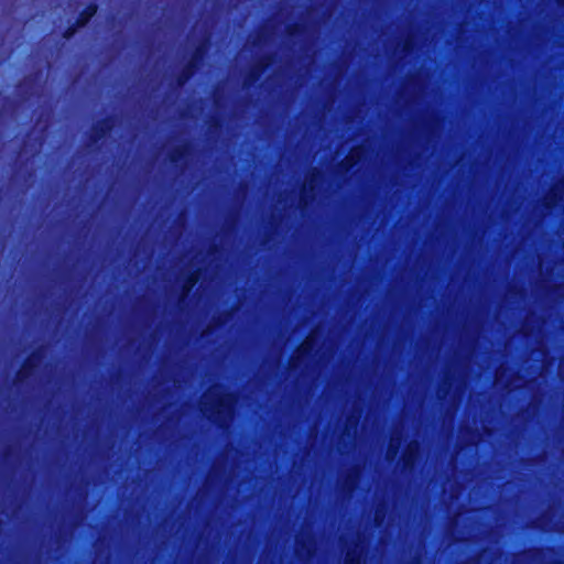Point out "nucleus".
I'll use <instances>...</instances> for the list:
<instances>
[{"instance_id": "obj_4", "label": "nucleus", "mask_w": 564, "mask_h": 564, "mask_svg": "<svg viewBox=\"0 0 564 564\" xmlns=\"http://www.w3.org/2000/svg\"><path fill=\"white\" fill-rule=\"evenodd\" d=\"M97 8L96 6H89L86 11L82 14V18L79 20V25H85L89 19L96 13Z\"/></svg>"}, {"instance_id": "obj_5", "label": "nucleus", "mask_w": 564, "mask_h": 564, "mask_svg": "<svg viewBox=\"0 0 564 564\" xmlns=\"http://www.w3.org/2000/svg\"><path fill=\"white\" fill-rule=\"evenodd\" d=\"M313 345V336H310L302 345L301 347L299 348V355H303L305 352H307L311 347Z\"/></svg>"}, {"instance_id": "obj_1", "label": "nucleus", "mask_w": 564, "mask_h": 564, "mask_svg": "<svg viewBox=\"0 0 564 564\" xmlns=\"http://www.w3.org/2000/svg\"><path fill=\"white\" fill-rule=\"evenodd\" d=\"M234 402L232 395L224 394L219 388H214L203 397L202 411L206 416L220 421L221 416L230 415Z\"/></svg>"}, {"instance_id": "obj_7", "label": "nucleus", "mask_w": 564, "mask_h": 564, "mask_svg": "<svg viewBox=\"0 0 564 564\" xmlns=\"http://www.w3.org/2000/svg\"><path fill=\"white\" fill-rule=\"evenodd\" d=\"M197 279L196 278H192L187 284L185 285V294H187L191 289L194 286V284L196 283Z\"/></svg>"}, {"instance_id": "obj_10", "label": "nucleus", "mask_w": 564, "mask_h": 564, "mask_svg": "<svg viewBox=\"0 0 564 564\" xmlns=\"http://www.w3.org/2000/svg\"><path fill=\"white\" fill-rule=\"evenodd\" d=\"M307 185H310L311 187H313V185H312L311 183H307V182L304 184V187H307Z\"/></svg>"}, {"instance_id": "obj_2", "label": "nucleus", "mask_w": 564, "mask_h": 564, "mask_svg": "<svg viewBox=\"0 0 564 564\" xmlns=\"http://www.w3.org/2000/svg\"><path fill=\"white\" fill-rule=\"evenodd\" d=\"M419 451V444L416 442H412L408 445L406 452L403 455V460L406 466H410L413 462L414 455Z\"/></svg>"}, {"instance_id": "obj_3", "label": "nucleus", "mask_w": 564, "mask_h": 564, "mask_svg": "<svg viewBox=\"0 0 564 564\" xmlns=\"http://www.w3.org/2000/svg\"><path fill=\"white\" fill-rule=\"evenodd\" d=\"M400 445H401V438L397 437V436H393L391 438V442H390V445H389V448H388V457H389V459H393L397 456V453L399 451Z\"/></svg>"}, {"instance_id": "obj_6", "label": "nucleus", "mask_w": 564, "mask_h": 564, "mask_svg": "<svg viewBox=\"0 0 564 564\" xmlns=\"http://www.w3.org/2000/svg\"><path fill=\"white\" fill-rule=\"evenodd\" d=\"M360 152H361V147H358V148L354 149V151H352L351 155H350L349 158H347V164H348L349 166H351V165L354 164V158H355L356 155H359V154H360Z\"/></svg>"}, {"instance_id": "obj_11", "label": "nucleus", "mask_w": 564, "mask_h": 564, "mask_svg": "<svg viewBox=\"0 0 564 564\" xmlns=\"http://www.w3.org/2000/svg\"><path fill=\"white\" fill-rule=\"evenodd\" d=\"M562 4H564V0H558Z\"/></svg>"}, {"instance_id": "obj_9", "label": "nucleus", "mask_w": 564, "mask_h": 564, "mask_svg": "<svg viewBox=\"0 0 564 564\" xmlns=\"http://www.w3.org/2000/svg\"><path fill=\"white\" fill-rule=\"evenodd\" d=\"M73 33H74V31L67 32V33L65 34V37H70V36L73 35Z\"/></svg>"}, {"instance_id": "obj_8", "label": "nucleus", "mask_w": 564, "mask_h": 564, "mask_svg": "<svg viewBox=\"0 0 564 564\" xmlns=\"http://www.w3.org/2000/svg\"><path fill=\"white\" fill-rule=\"evenodd\" d=\"M358 562V558H355L352 554L347 555L346 564H356Z\"/></svg>"}]
</instances>
